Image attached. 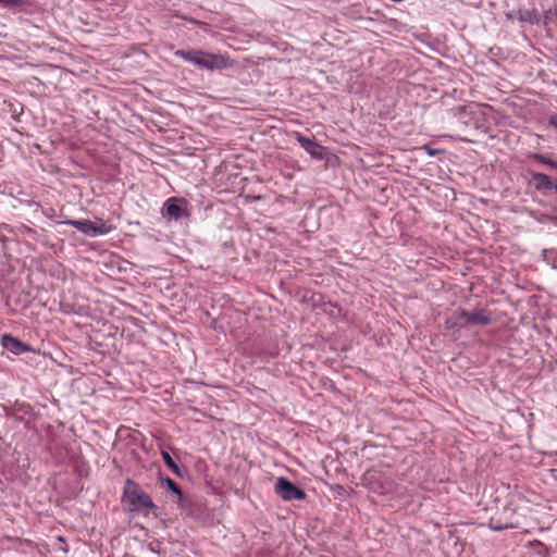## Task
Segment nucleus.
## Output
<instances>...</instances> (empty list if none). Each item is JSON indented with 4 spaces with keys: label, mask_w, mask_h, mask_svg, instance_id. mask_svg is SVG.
<instances>
[{
    "label": "nucleus",
    "mask_w": 557,
    "mask_h": 557,
    "mask_svg": "<svg viewBox=\"0 0 557 557\" xmlns=\"http://www.w3.org/2000/svg\"><path fill=\"white\" fill-rule=\"evenodd\" d=\"M553 188L555 189L556 194H557V182L556 183H553Z\"/></svg>",
    "instance_id": "17"
},
{
    "label": "nucleus",
    "mask_w": 557,
    "mask_h": 557,
    "mask_svg": "<svg viewBox=\"0 0 557 557\" xmlns=\"http://www.w3.org/2000/svg\"><path fill=\"white\" fill-rule=\"evenodd\" d=\"M163 482L164 484L166 485V487L175 495H177V497L180 499H183V492L182 490L178 487V485L171 479V478H165L163 479Z\"/></svg>",
    "instance_id": "11"
},
{
    "label": "nucleus",
    "mask_w": 557,
    "mask_h": 557,
    "mask_svg": "<svg viewBox=\"0 0 557 557\" xmlns=\"http://www.w3.org/2000/svg\"><path fill=\"white\" fill-rule=\"evenodd\" d=\"M1 344L7 350L11 351L14 355H22V354L30 350L28 345L24 344L20 339L15 338L9 334L2 335Z\"/></svg>",
    "instance_id": "7"
},
{
    "label": "nucleus",
    "mask_w": 557,
    "mask_h": 557,
    "mask_svg": "<svg viewBox=\"0 0 557 557\" xmlns=\"http://www.w3.org/2000/svg\"><path fill=\"white\" fill-rule=\"evenodd\" d=\"M162 459L165 462V465L178 476H182L181 468L177 466V463L173 460L171 455L168 451H162Z\"/></svg>",
    "instance_id": "10"
},
{
    "label": "nucleus",
    "mask_w": 557,
    "mask_h": 557,
    "mask_svg": "<svg viewBox=\"0 0 557 557\" xmlns=\"http://www.w3.org/2000/svg\"><path fill=\"white\" fill-rule=\"evenodd\" d=\"M531 158L536 160V161H540L546 165H549V166H555L556 163L548 157L544 156V154H541V153H533L531 154Z\"/></svg>",
    "instance_id": "12"
},
{
    "label": "nucleus",
    "mask_w": 557,
    "mask_h": 557,
    "mask_svg": "<svg viewBox=\"0 0 557 557\" xmlns=\"http://www.w3.org/2000/svg\"><path fill=\"white\" fill-rule=\"evenodd\" d=\"M549 123L557 127V114L550 116Z\"/></svg>",
    "instance_id": "14"
},
{
    "label": "nucleus",
    "mask_w": 557,
    "mask_h": 557,
    "mask_svg": "<svg viewBox=\"0 0 557 557\" xmlns=\"http://www.w3.org/2000/svg\"><path fill=\"white\" fill-rule=\"evenodd\" d=\"M490 323L491 318L483 311L469 312L463 309H458L446 320V327L460 329L466 325H487Z\"/></svg>",
    "instance_id": "2"
},
{
    "label": "nucleus",
    "mask_w": 557,
    "mask_h": 557,
    "mask_svg": "<svg viewBox=\"0 0 557 557\" xmlns=\"http://www.w3.org/2000/svg\"><path fill=\"white\" fill-rule=\"evenodd\" d=\"M297 141L313 159H324V148L314 140L298 134Z\"/></svg>",
    "instance_id": "6"
},
{
    "label": "nucleus",
    "mask_w": 557,
    "mask_h": 557,
    "mask_svg": "<svg viewBox=\"0 0 557 557\" xmlns=\"http://www.w3.org/2000/svg\"><path fill=\"white\" fill-rule=\"evenodd\" d=\"M425 149H426V151H428V153H429L430 156H434V154L436 153V150H434V149H431V148H429V147H425Z\"/></svg>",
    "instance_id": "15"
},
{
    "label": "nucleus",
    "mask_w": 557,
    "mask_h": 557,
    "mask_svg": "<svg viewBox=\"0 0 557 557\" xmlns=\"http://www.w3.org/2000/svg\"><path fill=\"white\" fill-rule=\"evenodd\" d=\"M163 214L175 221L180 220L183 215H187L185 209L178 203L177 199L171 198L165 201L163 206Z\"/></svg>",
    "instance_id": "8"
},
{
    "label": "nucleus",
    "mask_w": 557,
    "mask_h": 557,
    "mask_svg": "<svg viewBox=\"0 0 557 557\" xmlns=\"http://www.w3.org/2000/svg\"><path fill=\"white\" fill-rule=\"evenodd\" d=\"M275 493L285 502H290L294 499H305L306 493L304 490L294 485L288 479L284 476H280L274 486Z\"/></svg>",
    "instance_id": "4"
},
{
    "label": "nucleus",
    "mask_w": 557,
    "mask_h": 557,
    "mask_svg": "<svg viewBox=\"0 0 557 557\" xmlns=\"http://www.w3.org/2000/svg\"><path fill=\"white\" fill-rule=\"evenodd\" d=\"M174 55L194 64L200 70L210 72L230 69L234 65V61L228 55L214 54L198 49H180L174 52Z\"/></svg>",
    "instance_id": "1"
},
{
    "label": "nucleus",
    "mask_w": 557,
    "mask_h": 557,
    "mask_svg": "<svg viewBox=\"0 0 557 557\" xmlns=\"http://www.w3.org/2000/svg\"><path fill=\"white\" fill-rule=\"evenodd\" d=\"M532 182L536 190H549L553 189V182L544 173L535 172L532 173Z\"/></svg>",
    "instance_id": "9"
},
{
    "label": "nucleus",
    "mask_w": 557,
    "mask_h": 557,
    "mask_svg": "<svg viewBox=\"0 0 557 557\" xmlns=\"http://www.w3.org/2000/svg\"><path fill=\"white\" fill-rule=\"evenodd\" d=\"M23 4V0H0V5L3 8H13Z\"/></svg>",
    "instance_id": "13"
},
{
    "label": "nucleus",
    "mask_w": 557,
    "mask_h": 557,
    "mask_svg": "<svg viewBox=\"0 0 557 557\" xmlns=\"http://www.w3.org/2000/svg\"><path fill=\"white\" fill-rule=\"evenodd\" d=\"M67 224L90 237L107 235L112 230V227L103 221H101L100 224H96L89 220H72L69 221Z\"/></svg>",
    "instance_id": "5"
},
{
    "label": "nucleus",
    "mask_w": 557,
    "mask_h": 557,
    "mask_svg": "<svg viewBox=\"0 0 557 557\" xmlns=\"http://www.w3.org/2000/svg\"><path fill=\"white\" fill-rule=\"evenodd\" d=\"M507 525L503 527V525H495V527H492L493 530L495 531H499V530H503V529H506Z\"/></svg>",
    "instance_id": "16"
},
{
    "label": "nucleus",
    "mask_w": 557,
    "mask_h": 557,
    "mask_svg": "<svg viewBox=\"0 0 557 557\" xmlns=\"http://www.w3.org/2000/svg\"><path fill=\"white\" fill-rule=\"evenodd\" d=\"M123 502L131 511H140L144 508H156L151 497L132 481L126 482Z\"/></svg>",
    "instance_id": "3"
}]
</instances>
